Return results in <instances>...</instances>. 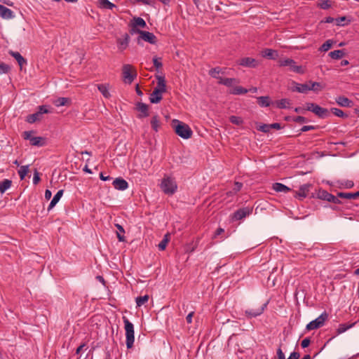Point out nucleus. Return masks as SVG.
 I'll list each match as a JSON object with an SVG mask.
<instances>
[{
  "mask_svg": "<svg viewBox=\"0 0 359 359\" xmlns=\"http://www.w3.org/2000/svg\"><path fill=\"white\" fill-rule=\"evenodd\" d=\"M172 127L175 133L183 139H189L193 134L191 128L187 124L177 119L172 120Z\"/></svg>",
  "mask_w": 359,
  "mask_h": 359,
  "instance_id": "obj_1",
  "label": "nucleus"
},
{
  "mask_svg": "<svg viewBox=\"0 0 359 359\" xmlns=\"http://www.w3.org/2000/svg\"><path fill=\"white\" fill-rule=\"evenodd\" d=\"M163 191L168 195H172L177 189V183L174 178L165 175L161 184Z\"/></svg>",
  "mask_w": 359,
  "mask_h": 359,
  "instance_id": "obj_2",
  "label": "nucleus"
},
{
  "mask_svg": "<svg viewBox=\"0 0 359 359\" xmlns=\"http://www.w3.org/2000/svg\"><path fill=\"white\" fill-rule=\"evenodd\" d=\"M123 320L125 325L126 337V346L128 348H131L133 346L135 336H134V326L129 320L123 316Z\"/></svg>",
  "mask_w": 359,
  "mask_h": 359,
  "instance_id": "obj_3",
  "label": "nucleus"
},
{
  "mask_svg": "<svg viewBox=\"0 0 359 359\" xmlns=\"http://www.w3.org/2000/svg\"><path fill=\"white\" fill-rule=\"evenodd\" d=\"M123 77L126 83H131L137 76V72L130 65L123 66Z\"/></svg>",
  "mask_w": 359,
  "mask_h": 359,
  "instance_id": "obj_4",
  "label": "nucleus"
},
{
  "mask_svg": "<svg viewBox=\"0 0 359 359\" xmlns=\"http://www.w3.org/2000/svg\"><path fill=\"white\" fill-rule=\"evenodd\" d=\"M328 315L326 312H323L320 316H319L315 320L311 321L309 324H307L306 328L307 330H313L318 329L322 327L325 320L327 319Z\"/></svg>",
  "mask_w": 359,
  "mask_h": 359,
  "instance_id": "obj_5",
  "label": "nucleus"
},
{
  "mask_svg": "<svg viewBox=\"0 0 359 359\" xmlns=\"http://www.w3.org/2000/svg\"><path fill=\"white\" fill-rule=\"evenodd\" d=\"M252 212V209L249 207H245L237 210L231 215L232 221L241 220L243 218L249 216Z\"/></svg>",
  "mask_w": 359,
  "mask_h": 359,
  "instance_id": "obj_6",
  "label": "nucleus"
},
{
  "mask_svg": "<svg viewBox=\"0 0 359 359\" xmlns=\"http://www.w3.org/2000/svg\"><path fill=\"white\" fill-rule=\"evenodd\" d=\"M49 113L48 109L46 106L42 105L39 107V110L34 114H29L27 116L26 121L29 123H34L36 121H39L41 119L42 115L43 114Z\"/></svg>",
  "mask_w": 359,
  "mask_h": 359,
  "instance_id": "obj_7",
  "label": "nucleus"
},
{
  "mask_svg": "<svg viewBox=\"0 0 359 359\" xmlns=\"http://www.w3.org/2000/svg\"><path fill=\"white\" fill-rule=\"evenodd\" d=\"M279 62H280V65L282 67H286V66L290 67V70L294 72L299 73V74L304 73L302 66L296 65V62L292 59L287 58V59L280 60L279 61Z\"/></svg>",
  "mask_w": 359,
  "mask_h": 359,
  "instance_id": "obj_8",
  "label": "nucleus"
},
{
  "mask_svg": "<svg viewBox=\"0 0 359 359\" xmlns=\"http://www.w3.org/2000/svg\"><path fill=\"white\" fill-rule=\"evenodd\" d=\"M318 198L321 200L333 203L334 204H340L341 203V201L338 198L339 197L337 195L335 196L325 190H319L318 193Z\"/></svg>",
  "mask_w": 359,
  "mask_h": 359,
  "instance_id": "obj_9",
  "label": "nucleus"
},
{
  "mask_svg": "<svg viewBox=\"0 0 359 359\" xmlns=\"http://www.w3.org/2000/svg\"><path fill=\"white\" fill-rule=\"evenodd\" d=\"M141 41L149 42L151 44H155L156 43V37L151 32L142 31L141 34L137 39V43L140 44Z\"/></svg>",
  "mask_w": 359,
  "mask_h": 359,
  "instance_id": "obj_10",
  "label": "nucleus"
},
{
  "mask_svg": "<svg viewBox=\"0 0 359 359\" xmlns=\"http://www.w3.org/2000/svg\"><path fill=\"white\" fill-rule=\"evenodd\" d=\"M238 65L250 67V68H255L258 66L259 62L257 60L252 58V57H243L241 58L238 62Z\"/></svg>",
  "mask_w": 359,
  "mask_h": 359,
  "instance_id": "obj_11",
  "label": "nucleus"
},
{
  "mask_svg": "<svg viewBox=\"0 0 359 359\" xmlns=\"http://www.w3.org/2000/svg\"><path fill=\"white\" fill-rule=\"evenodd\" d=\"M130 41V36L126 33L123 35V37L118 38L116 39L118 48L120 51H123L127 48Z\"/></svg>",
  "mask_w": 359,
  "mask_h": 359,
  "instance_id": "obj_12",
  "label": "nucleus"
},
{
  "mask_svg": "<svg viewBox=\"0 0 359 359\" xmlns=\"http://www.w3.org/2000/svg\"><path fill=\"white\" fill-rule=\"evenodd\" d=\"M112 184L116 189L120 191H124L128 187V183L121 177L116 178L113 181Z\"/></svg>",
  "mask_w": 359,
  "mask_h": 359,
  "instance_id": "obj_13",
  "label": "nucleus"
},
{
  "mask_svg": "<svg viewBox=\"0 0 359 359\" xmlns=\"http://www.w3.org/2000/svg\"><path fill=\"white\" fill-rule=\"evenodd\" d=\"M310 187V184H304L302 185L299 187V191L295 192L294 197L298 198L300 200L306 198L309 191Z\"/></svg>",
  "mask_w": 359,
  "mask_h": 359,
  "instance_id": "obj_14",
  "label": "nucleus"
},
{
  "mask_svg": "<svg viewBox=\"0 0 359 359\" xmlns=\"http://www.w3.org/2000/svg\"><path fill=\"white\" fill-rule=\"evenodd\" d=\"M313 113L320 118H325L330 116V112L327 109L321 107L317 104L313 110Z\"/></svg>",
  "mask_w": 359,
  "mask_h": 359,
  "instance_id": "obj_15",
  "label": "nucleus"
},
{
  "mask_svg": "<svg viewBox=\"0 0 359 359\" xmlns=\"http://www.w3.org/2000/svg\"><path fill=\"white\" fill-rule=\"evenodd\" d=\"M266 306V304H264L261 307L256 309H248L245 311V313L248 318H255L258 316H260L264 312Z\"/></svg>",
  "mask_w": 359,
  "mask_h": 359,
  "instance_id": "obj_16",
  "label": "nucleus"
},
{
  "mask_svg": "<svg viewBox=\"0 0 359 359\" xmlns=\"http://www.w3.org/2000/svg\"><path fill=\"white\" fill-rule=\"evenodd\" d=\"M336 102L343 107H351L353 105L352 100L344 96H339L335 99Z\"/></svg>",
  "mask_w": 359,
  "mask_h": 359,
  "instance_id": "obj_17",
  "label": "nucleus"
},
{
  "mask_svg": "<svg viewBox=\"0 0 359 359\" xmlns=\"http://www.w3.org/2000/svg\"><path fill=\"white\" fill-rule=\"evenodd\" d=\"M157 85L154 89H158L160 92L165 93L166 91V84L164 76L156 75Z\"/></svg>",
  "mask_w": 359,
  "mask_h": 359,
  "instance_id": "obj_18",
  "label": "nucleus"
},
{
  "mask_svg": "<svg viewBox=\"0 0 359 359\" xmlns=\"http://www.w3.org/2000/svg\"><path fill=\"white\" fill-rule=\"evenodd\" d=\"M293 84L294 85V87L292 88V91H297L301 93H306L309 90H310L309 83H298L294 82Z\"/></svg>",
  "mask_w": 359,
  "mask_h": 359,
  "instance_id": "obj_19",
  "label": "nucleus"
},
{
  "mask_svg": "<svg viewBox=\"0 0 359 359\" xmlns=\"http://www.w3.org/2000/svg\"><path fill=\"white\" fill-rule=\"evenodd\" d=\"M136 109L141 112L138 116L139 118H144L149 116L147 104L142 102H138L136 105Z\"/></svg>",
  "mask_w": 359,
  "mask_h": 359,
  "instance_id": "obj_20",
  "label": "nucleus"
},
{
  "mask_svg": "<svg viewBox=\"0 0 359 359\" xmlns=\"http://www.w3.org/2000/svg\"><path fill=\"white\" fill-rule=\"evenodd\" d=\"M8 53L16 60L21 68L25 65H27V60L20 55V53L10 50Z\"/></svg>",
  "mask_w": 359,
  "mask_h": 359,
  "instance_id": "obj_21",
  "label": "nucleus"
},
{
  "mask_svg": "<svg viewBox=\"0 0 359 359\" xmlns=\"http://www.w3.org/2000/svg\"><path fill=\"white\" fill-rule=\"evenodd\" d=\"M162 100V93L158 89H154L152 93L149 97V100L151 103H158Z\"/></svg>",
  "mask_w": 359,
  "mask_h": 359,
  "instance_id": "obj_22",
  "label": "nucleus"
},
{
  "mask_svg": "<svg viewBox=\"0 0 359 359\" xmlns=\"http://www.w3.org/2000/svg\"><path fill=\"white\" fill-rule=\"evenodd\" d=\"M0 16L4 19H11L13 17V11L7 7L0 4Z\"/></svg>",
  "mask_w": 359,
  "mask_h": 359,
  "instance_id": "obj_23",
  "label": "nucleus"
},
{
  "mask_svg": "<svg viewBox=\"0 0 359 359\" xmlns=\"http://www.w3.org/2000/svg\"><path fill=\"white\" fill-rule=\"evenodd\" d=\"M63 193H64L63 189L59 190L57 192V194L53 196V199L51 200V201L48 205V211L50 210L53 207L55 206V205L58 203V201L62 196Z\"/></svg>",
  "mask_w": 359,
  "mask_h": 359,
  "instance_id": "obj_24",
  "label": "nucleus"
},
{
  "mask_svg": "<svg viewBox=\"0 0 359 359\" xmlns=\"http://www.w3.org/2000/svg\"><path fill=\"white\" fill-rule=\"evenodd\" d=\"M257 104L262 107H269L273 103L269 96H260L257 97Z\"/></svg>",
  "mask_w": 359,
  "mask_h": 359,
  "instance_id": "obj_25",
  "label": "nucleus"
},
{
  "mask_svg": "<svg viewBox=\"0 0 359 359\" xmlns=\"http://www.w3.org/2000/svg\"><path fill=\"white\" fill-rule=\"evenodd\" d=\"M272 187L276 192L287 193L291 190L288 187L279 182L273 184Z\"/></svg>",
  "mask_w": 359,
  "mask_h": 359,
  "instance_id": "obj_26",
  "label": "nucleus"
},
{
  "mask_svg": "<svg viewBox=\"0 0 359 359\" xmlns=\"http://www.w3.org/2000/svg\"><path fill=\"white\" fill-rule=\"evenodd\" d=\"M276 107L278 109H287L290 108V105L291 104V102L289 99H281L280 100H277L274 102Z\"/></svg>",
  "mask_w": 359,
  "mask_h": 359,
  "instance_id": "obj_27",
  "label": "nucleus"
},
{
  "mask_svg": "<svg viewBox=\"0 0 359 359\" xmlns=\"http://www.w3.org/2000/svg\"><path fill=\"white\" fill-rule=\"evenodd\" d=\"M30 144L32 146L43 147L46 144V138L42 137H33L31 139Z\"/></svg>",
  "mask_w": 359,
  "mask_h": 359,
  "instance_id": "obj_28",
  "label": "nucleus"
},
{
  "mask_svg": "<svg viewBox=\"0 0 359 359\" xmlns=\"http://www.w3.org/2000/svg\"><path fill=\"white\" fill-rule=\"evenodd\" d=\"M262 56L264 57H267L269 59H276V57H278V53L276 50L269 49V48H265L262 50Z\"/></svg>",
  "mask_w": 359,
  "mask_h": 359,
  "instance_id": "obj_29",
  "label": "nucleus"
},
{
  "mask_svg": "<svg viewBox=\"0 0 359 359\" xmlns=\"http://www.w3.org/2000/svg\"><path fill=\"white\" fill-rule=\"evenodd\" d=\"M337 196L341 198L356 199L358 197H359V191L355 193L338 192Z\"/></svg>",
  "mask_w": 359,
  "mask_h": 359,
  "instance_id": "obj_30",
  "label": "nucleus"
},
{
  "mask_svg": "<svg viewBox=\"0 0 359 359\" xmlns=\"http://www.w3.org/2000/svg\"><path fill=\"white\" fill-rule=\"evenodd\" d=\"M97 1L101 8L112 10L113 8H116V6L114 4L110 2L109 0Z\"/></svg>",
  "mask_w": 359,
  "mask_h": 359,
  "instance_id": "obj_31",
  "label": "nucleus"
},
{
  "mask_svg": "<svg viewBox=\"0 0 359 359\" xmlns=\"http://www.w3.org/2000/svg\"><path fill=\"white\" fill-rule=\"evenodd\" d=\"M97 88L99 91L102 94V95L105 98H109L111 97V94L109 92V85L107 84H98Z\"/></svg>",
  "mask_w": 359,
  "mask_h": 359,
  "instance_id": "obj_32",
  "label": "nucleus"
},
{
  "mask_svg": "<svg viewBox=\"0 0 359 359\" xmlns=\"http://www.w3.org/2000/svg\"><path fill=\"white\" fill-rule=\"evenodd\" d=\"M70 102H71V100L69 98L59 97V98L56 99L53 103L56 107H62V106L68 105L70 104Z\"/></svg>",
  "mask_w": 359,
  "mask_h": 359,
  "instance_id": "obj_33",
  "label": "nucleus"
},
{
  "mask_svg": "<svg viewBox=\"0 0 359 359\" xmlns=\"http://www.w3.org/2000/svg\"><path fill=\"white\" fill-rule=\"evenodd\" d=\"M12 182L10 180L5 179L0 182V192L4 193L11 186Z\"/></svg>",
  "mask_w": 359,
  "mask_h": 359,
  "instance_id": "obj_34",
  "label": "nucleus"
},
{
  "mask_svg": "<svg viewBox=\"0 0 359 359\" xmlns=\"http://www.w3.org/2000/svg\"><path fill=\"white\" fill-rule=\"evenodd\" d=\"M329 55L331 58L334 60L341 59L345 55V53L344 50H336L334 51H332L329 53Z\"/></svg>",
  "mask_w": 359,
  "mask_h": 359,
  "instance_id": "obj_35",
  "label": "nucleus"
},
{
  "mask_svg": "<svg viewBox=\"0 0 359 359\" xmlns=\"http://www.w3.org/2000/svg\"><path fill=\"white\" fill-rule=\"evenodd\" d=\"M132 24L137 27H140L141 28H145L147 27L144 20L140 17L134 18L133 22Z\"/></svg>",
  "mask_w": 359,
  "mask_h": 359,
  "instance_id": "obj_36",
  "label": "nucleus"
},
{
  "mask_svg": "<svg viewBox=\"0 0 359 359\" xmlns=\"http://www.w3.org/2000/svg\"><path fill=\"white\" fill-rule=\"evenodd\" d=\"M116 227L117 228V229L118 231L116 233L117 238H118V241H125V237L123 235L125 233V230H124L123 227L118 224H116Z\"/></svg>",
  "mask_w": 359,
  "mask_h": 359,
  "instance_id": "obj_37",
  "label": "nucleus"
},
{
  "mask_svg": "<svg viewBox=\"0 0 359 359\" xmlns=\"http://www.w3.org/2000/svg\"><path fill=\"white\" fill-rule=\"evenodd\" d=\"M149 295L145 294L144 296H140L136 297L135 301L137 306H141L144 305L145 303H147L149 300Z\"/></svg>",
  "mask_w": 359,
  "mask_h": 359,
  "instance_id": "obj_38",
  "label": "nucleus"
},
{
  "mask_svg": "<svg viewBox=\"0 0 359 359\" xmlns=\"http://www.w3.org/2000/svg\"><path fill=\"white\" fill-rule=\"evenodd\" d=\"M219 73L224 74V71L222 68H220V67H217L212 68V69H211L209 71V74H210L212 77L215 78V79L219 78L218 74H219Z\"/></svg>",
  "mask_w": 359,
  "mask_h": 359,
  "instance_id": "obj_39",
  "label": "nucleus"
},
{
  "mask_svg": "<svg viewBox=\"0 0 359 359\" xmlns=\"http://www.w3.org/2000/svg\"><path fill=\"white\" fill-rule=\"evenodd\" d=\"M29 172V165H22L18 170V175L21 180H24L25 176Z\"/></svg>",
  "mask_w": 359,
  "mask_h": 359,
  "instance_id": "obj_40",
  "label": "nucleus"
},
{
  "mask_svg": "<svg viewBox=\"0 0 359 359\" xmlns=\"http://www.w3.org/2000/svg\"><path fill=\"white\" fill-rule=\"evenodd\" d=\"M169 236H170L169 234L166 233L164 236L163 240L159 243L158 247L160 250H164L165 249L166 245L168 243L169 240H170Z\"/></svg>",
  "mask_w": 359,
  "mask_h": 359,
  "instance_id": "obj_41",
  "label": "nucleus"
},
{
  "mask_svg": "<svg viewBox=\"0 0 359 359\" xmlns=\"http://www.w3.org/2000/svg\"><path fill=\"white\" fill-rule=\"evenodd\" d=\"M310 90L314 92H318L323 89V86L320 83L309 81Z\"/></svg>",
  "mask_w": 359,
  "mask_h": 359,
  "instance_id": "obj_42",
  "label": "nucleus"
},
{
  "mask_svg": "<svg viewBox=\"0 0 359 359\" xmlns=\"http://www.w3.org/2000/svg\"><path fill=\"white\" fill-rule=\"evenodd\" d=\"M248 91L247 89L241 86H236L231 90V93L233 95H243L248 93Z\"/></svg>",
  "mask_w": 359,
  "mask_h": 359,
  "instance_id": "obj_43",
  "label": "nucleus"
},
{
  "mask_svg": "<svg viewBox=\"0 0 359 359\" xmlns=\"http://www.w3.org/2000/svg\"><path fill=\"white\" fill-rule=\"evenodd\" d=\"M354 325V323L351 325H346V324H340L338 329L337 330V334H340L341 333H344L349 328L352 327Z\"/></svg>",
  "mask_w": 359,
  "mask_h": 359,
  "instance_id": "obj_44",
  "label": "nucleus"
},
{
  "mask_svg": "<svg viewBox=\"0 0 359 359\" xmlns=\"http://www.w3.org/2000/svg\"><path fill=\"white\" fill-rule=\"evenodd\" d=\"M318 6L322 9L326 10L330 8L331 3L328 0H320L318 2Z\"/></svg>",
  "mask_w": 359,
  "mask_h": 359,
  "instance_id": "obj_45",
  "label": "nucleus"
},
{
  "mask_svg": "<svg viewBox=\"0 0 359 359\" xmlns=\"http://www.w3.org/2000/svg\"><path fill=\"white\" fill-rule=\"evenodd\" d=\"M151 125L152 128L155 131L157 132L158 130V128L160 126V123H159V120H158V116H154L152 117V118L151 120Z\"/></svg>",
  "mask_w": 359,
  "mask_h": 359,
  "instance_id": "obj_46",
  "label": "nucleus"
},
{
  "mask_svg": "<svg viewBox=\"0 0 359 359\" xmlns=\"http://www.w3.org/2000/svg\"><path fill=\"white\" fill-rule=\"evenodd\" d=\"M331 111L337 116L341 118H347L348 115L346 114L342 110L338 108H331Z\"/></svg>",
  "mask_w": 359,
  "mask_h": 359,
  "instance_id": "obj_47",
  "label": "nucleus"
},
{
  "mask_svg": "<svg viewBox=\"0 0 359 359\" xmlns=\"http://www.w3.org/2000/svg\"><path fill=\"white\" fill-rule=\"evenodd\" d=\"M338 183L340 184V188L344 187L346 189H351L354 186V183L351 180H344L341 182H338Z\"/></svg>",
  "mask_w": 359,
  "mask_h": 359,
  "instance_id": "obj_48",
  "label": "nucleus"
},
{
  "mask_svg": "<svg viewBox=\"0 0 359 359\" xmlns=\"http://www.w3.org/2000/svg\"><path fill=\"white\" fill-rule=\"evenodd\" d=\"M229 121L231 123L236 126H241L243 123V119L241 117L236 116H231L229 117Z\"/></svg>",
  "mask_w": 359,
  "mask_h": 359,
  "instance_id": "obj_49",
  "label": "nucleus"
},
{
  "mask_svg": "<svg viewBox=\"0 0 359 359\" xmlns=\"http://www.w3.org/2000/svg\"><path fill=\"white\" fill-rule=\"evenodd\" d=\"M333 41L332 40L326 41L320 48V51H327L332 46Z\"/></svg>",
  "mask_w": 359,
  "mask_h": 359,
  "instance_id": "obj_50",
  "label": "nucleus"
},
{
  "mask_svg": "<svg viewBox=\"0 0 359 359\" xmlns=\"http://www.w3.org/2000/svg\"><path fill=\"white\" fill-rule=\"evenodd\" d=\"M257 130L259 131H261L262 133H269L270 130H271V128H270V124H262L260 125L258 128H257Z\"/></svg>",
  "mask_w": 359,
  "mask_h": 359,
  "instance_id": "obj_51",
  "label": "nucleus"
},
{
  "mask_svg": "<svg viewBox=\"0 0 359 359\" xmlns=\"http://www.w3.org/2000/svg\"><path fill=\"white\" fill-rule=\"evenodd\" d=\"M337 25L339 26H344L345 25H347L350 20H347L345 16L340 17L336 19Z\"/></svg>",
  "mask_w": 359,
  "mask_h": 359,
  "instance_id": "obj_52",
  "label": "nucleus"
},
{
  "mask_svg": "<svg viewBox=\"0 0 359 359\" xmlns=\"http://www.w3.org/2000/svg\"><path fill=\"white\" fill-rule=\"evenodd\" d=\"M234 83H238L237 79H231V78H225V80L223 82V85L230 87Z\"/></svg>",
  "mask_w": 359,
  "mask_h": 359,
  "instance_id": "obj_53",
  "label": "nucleus"
},
{
  "mask_svg": "<svg viewBox=\"0 0 359 359\" xmlns=\"http://www.w3.org/2000/svg\"><path fill=\"white\" fill-rule=\"evenodd\" d=\"M143 30L140 29L138 27H135L133 24H131V27L130 29V34L133 35L135 34H138L139 36L141 34V32H142Z\"/></svg>",
  "mask_w": 359,
  "mask_h": 359,
  "instance_id": "obj_54",
  "label": "nucleus"
},
{
  "mask_svg": "<svg viewBox=\"0 0 359 359\" xmlns=\"http://www.w3.org/2000/svg\"><path fill=\"white\" fill-rule=\"evenodd\" d=\"M161 58L156 57L153 58L154 65L157 69L159 68H161L163 66L162 62H161Z\"/></svg>",
  "mask_w": 359,
  "mask_h": 359,
  "instance_id": "obj_55",
  "label": "nucleus"
},
{
  "mask_svg": "<svg viewBox=\"0 0 359 359\" xmlns=\"http://www.w3.org/2000/svg\"><path fill=\"white\" fill-rule=\"evenodd\" d=\"M40 180H41V179H40V177H39V173L37 171V170L35 169L34 170V177H33V184H37L39 182Z\"/></svg>",
  "mask_w": 359,
  "mask_h": 359,
  "instance_id": "obj_56",
  "label": "nucleus"
},
{
  "mask_svg": "<svg viewBox=\"0 0 359 359\" xmlns=\"http://www.w3.org/2000/svg\"><path fill=\"white\" fill-rule=\"evenodd\" d=\"M9 66L4 64V63H1L0 64V72L1 74H5V73H7L9 70Z\"/></svg>",
  "mask_w": 359,
  "mask_h": 359,
  "instance_id": "obj_57",
  "label": "nucleus"
},
{
  "mask_svg": "<svg viewBox=\"0 0 359 359\" xmlns=\"http://www.w3.org/2000/svg\"><path fill=\"white\" fill-rule=\"evenodd\" d=\"M32 133H34L33 130L25 131L23 133V137L25 140H29V142H30L31 139L33 138V137L32 135Z\"/></svg>",
  "mask_w": 359,
  "mask_h": 359,
  "instance_id": "obj_58",
  "label": "nucleus"
},
{
  "mask_svg": "<svg viewBox=\"0 0 359 359\" xmlns=\"http://www.w3.org/2000/svg\"><path fill=\"white\" fill-rule=\"evenodd\" d=\"M293 120L294 121L299 123H306L308 121V120L305 117L301 116L295 117Z\"/></svg>",
  "mask_w": 359,
  "mask_h": 359,
  "instance_id": "obj_59",
  "label": "nucleus"
},
{
  "mask_svg": "<svg viewBox=\"0 0 359 359\" xmlns=\"http://www.w3.org/2000/svg\"><path fill=\"white\" fill-rule=\"evenodd\" d=\"M310 343H311L310 339L306 337L302 341L301 346L302 348H304L308 347L309 346Z\"/></svg>",
  "mask_w": 359,
  "mask_h": 359,
  "instance_id": "obj_60",
  "label": "nucleus"
},
{
  "mask_svg": "<svg viewBox=\"0 0 359 359\" xmlns=\"http://www.w3.org/2000/svg\"><path fill=\"white\" fill-rule=\"evenodd\" d=\"M306 107L304 109V110L313 112V110L314 107H316V104L313 103V102H308L306 104Z\"/></svg>",
  "mask_w": 359,
  "mask_h": 359,
  "instance_id": "obj_61",
  "label": "nucleus"
},
{
  "mask_svg": "<svg viewBox=\"0 0 359 359\" xmlns=\"http://www.w3.org/2000/svg\"><path fill=\"white\" fill-rule=\"evenodd\" d=\"M242 187H243V184L242 183L238 182H236L234 183V187H233V190L235 192H238V191H239L241 189Z\"/></svg>",
  "mask_w": 359,
  "mask_h": 359,
  "instance_id": "obj_62",
  "label": "nucleus"
},
{
  "mask_svg": "<svg viewBox=\"0 0 359 359\" xmlns=\"http://www.w3.org/2000/svg\"><path fill=\"white\" fill-rule=\"evenodd\" d=\"M276 353H277L278 359H285V354L280 348H278L277 349Z\"/></svg>",
  "mask_w": 359,
  "mask_h": 359,
  "instance_id": "obj_63",
  "label": "nucleus"
},
{
  "mask_svg": "<svg viewBox=\"0 0 359 359\" xmlns=\"http://www.w3.org/2000/svg\"><path fill=\"white\" fill-rule=\"evenodd\" d=\"M299 357H300L299 353L294 351L290 353V355L287 359H299Z\"/></svg>",
  "mask_w": 359,
  "mask_h": 359,
  "instance_id": "obj_64",
  "label": "nucleus"
}]
</instances>
